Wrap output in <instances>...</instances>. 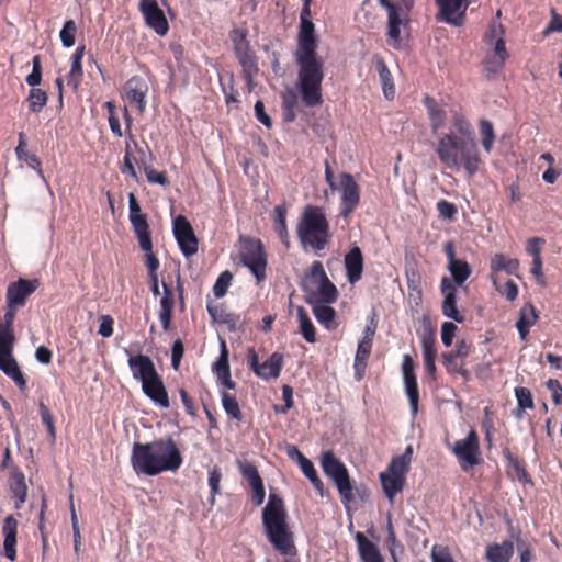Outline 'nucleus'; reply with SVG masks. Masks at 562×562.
<instances>
[{
  "mask_svg": "<svg viewBox=\"0 0 562 562\" xmlns=\"http://www.w3.org/2000/svg\"><path fill=\"white\" fill-rule=\"evenodd\" d=\"M346 277L350 284L360 281L363 272V256L358 246H353L345 256L344 259Z\"/></svg>",
  "mask_w": 562,
  "mask_h": 562,
  "instance_id": "393cba45",
  "label": "nucleus"
},
{
  "mask_svg": "<svg viewBox=\"0 0 562 562\" xmlns=\"http://www.w3.org/2000/svg\"><path fill=\"white\" fill-rule=\"evenodd\" d=\"M544 239L541 237H531L527 240L526 252L532 257V260L541 259V245Z\"/></svg>",
  "mask_w": 562,
  "mask_h": 562,
  "instance_id": "680f3d73",
  "label": "nucleus"
},
{
  "mask_svg": "<svg viewBox=\"0 0 562 562\" xmlns=\"http://www.w3.org/2000/svg\"><path fill=\"white\" fill-rule=\"evenodd\" d=\"M513 553L514 544L506 540L501 544L488 546L486 550V558L488 562H509Z\"/></svg>",
  "mask_w": 562,
  "mask_h": 562,
  "instance_id": "72a5a7b5",
  "label": "nucleus"
},
{
  "mask_svg": "<svg viewBox=\"0 0 562 562\" xmlns=\"http://www.w3.org/2000/svg\"><path fill=\"white\" fill-rule=\"evenodd\" d=\"M423 357H436V335L434 330L425 331L422 337Z\"/></svg>",
  "mask_w": 562,
  "mask_h": 562,
  "instance_id": "5fc2aeb1",
  "label": "nucleus"
},
{
  "mask_svg": "<svg viewBox=\"0 0 562 562\" xmlns=\"http://www.w3.org/2000/svg\"><path fill=\"white\" fill-rule=\"evenodd\" d=\"M448 270L452 277V283L454 285L461 286L471 276L472 269L470 265L462 259H458L457 261L448 265Z\"/></svg>",
  "mask_w": 562,
  "mask_h": 562,
  "instance_id": "ea45409f",
  "label": "nucleus"
},
{
  "mask_svg": "<svg viewBox=\"0 0 562 562\" xmlns=\"http://www.w3.org/2000/svg\"><path fill=\"white\" fill-rule=\"evenodd\" d=\"M105 108L108 109V114H109V125H110V130L111 132L117 136V137H122L123 135V132H122V128H121V124H120V121H119V117L116 115V106L114 105L113 102L111 101H108L105 103Z\"/></svg>",
  "mask_w": 562,
  "mask_h": 562,
  "instance_id": "13d9d810",
  "label": "nucleus"
},
{
  "mask_svg": "<svg viewBox=\"0 0 562 562\" xmlns=\"http://www.w3.org/2000/svg\"><path fill=\"white\" fill-rule=\"evenodd\" d=\"M128 218L140 248L150 247V231L146 214L142 213L140 205L134 193L128 194Z\"/></svg>",
  "mask_w": 562,
  "mask_h": 562,
  "instance_id": "f8f14e48",
  "label": "nucleus"
},
{
  "mask_svg": "<svg viewBox=\"0 0 562 562\" xmlns=\"http://www.w3.org/2000/svg\"><path fill=\"white\" fill-rule=\"evenodd\" d=\"M515 396L517 400L518 408H533V400L529 389L524 386H518L515 389Z\"/></svg>",
  "mask_w": 562,
  "mask_h": 562,
  "instance_id": "6e6d98bb",
  "label": "nucleus"
},
{
  "mask_svg": "<svg viewBox=\"0 0 562 562\" xmlns=\"http://www.w3.org/2000/svg\"><path fill=\"white\" fill-rule=\"evenodd\" d=\"M453 128L457 134L449 133L440 137L436 153L447 168L459 169L462 166L472 177L481 164L474 130L471 123L459 114L453 117Z\"/></svg>",
  "mask_w": 562,
  "mask_h": 562,
  "instance_id": "f03ea898",
  "label": "nucleus"
},
{
  "mask_svg": "<svg viewBox=\"0 0 562 562\" xmlns=\"http://www.w3.org/2000/svg\"><path fill=\"white\" fill-rule=\"evenodd\" d=\"M239 250L240 262L249 269L257 283H261L267 278V254L260 239L251 237H241Z\"/></svg>",
  "mask_w": 562,
  "mask_h": 562,
  "instance_id": "423d86ee",
  "label": "nucleus"
},
{
  "mask_svg": "<svg viewBox=\"0 0 562 562\" xmlns=\"http://www.w3.org/2000/svg\"><path fill=\"white\" fill-rule=\"evenodd\" d=\"M38 285L37 279L20 278L18 281L10 283L5 293L7 306L22 307Z\"/></svg>",
  "mask_w": 562,
  "mask_h": 562,
  "instance_id": "2eb2a0df",
  "label": "nucleus"
},
{
  "mask_svg": "<svg viewBox=\"0 0 562 562\" xmlns=\"http://www.w3.org/2000/svg\"><path fill=\"white\" fill-rule=\"evenodd\" d=\"M505 30L502 24L492 22L488 31L485 34V41L488 45H492L497 38H504Z\"/></svg>",
  "mask_w": 562,
  "mask_h": 562,
  "instance_id": "774afa93",
  "label": "nucleus"
},
{
  "mask_svg": "<svg viewBox=\"0 0 562 562\" xmlns=\"http://www.w3.org/2000/svg\"><path fill=\"white\" fill-rule=\"evenodd\" d=\"M248 364L258 378L262 380L277 379L282 370L283 356L279 352H273L260 364L256 351L250 348L248 349Z\"/></svg>",
  "mask_w": 562,
  "mask_h": 562,
  "instance_id": "ddd939ff",
  "label": "nucleus"
},
{
  "mask_svg": "<svg viewBox=\"0 0 562 562\" xmlns=\"http://www.w3.org/2000/svg\"><path fill=\"white\" fill-rule=\"evenodd\" d=\"M409 463L402 460V458L395 457L392 459L391 463L389 464V474L404 477L405 473L408 472Z\"/></svg>",
  "mask_w": 562,
  "mask_h": 562,
  "instance_id": "052dcab7",
  "label": "nucleus"
},
{
  "mask_svg": "<svg viewBox=\"0 0 562 562\" xmlns=\"http://www.w3.org/2000/svg\"><path fill=\"white\" fill-rule=\"evenodd\" d=\"M14 341L13 328L0 325V357L13 353Z\"/></svg>",
  "mask_w": 562,
  "mask_h": 562,
  "instance_id": "09e8293b",
  "label": "nucleus"
},
{
  "mask_svg": "<svg viewBox=\"0 0 562 562\" xmlns=\"http://www.w3.org/2000/svg\"><path fill=\"white\" fill-rule=\"evenodd\" d=\"M317 36L313 22L299 25L297 46L294 60L297 66L296 88L302 102L314 108L323 102L322 82L325 77V60L317 54Z\"/></svg>",
  "mask_w": 562,
  "mask_h": 562,
  "instance_id": "f257e3e1",
  "label": "nucleus"
},
{
  "mask_svg": "<svg viewBox=\"0 0 562 562\" xmlns=\"http://www.w3.org/2000/svg\"><path fill=\"white\" fill-rule=\"evenodd\" d=\"M183 458L171 437L159 438L150 442H134L131 452V465L136 475L156 476L164 472H176Z\"/></svg>",
  "mask_w": 562,
  "mask_h": 562,
  "instance_id": "7ed1b4c3",
  "label": "nucleus"
},
{
  "mask_svg": "<svg viewBox=\"0 0 562 562\" xmlns=\"http://www.w3.org/2000/svg\"><path fill=\"white\" fill-rule=\"evenodd\" d=\"M11 492L16 498L15 508H20L25 503L27 496V486L25 476L22 472L18 471L12 474Z\"/></svg>",
  "mask_w": 562,
  "mask_h": 562,
  "instance_id": "79ce46f5",
  "label": "nucleus"
},
{
  "mask_svg": "<svg viewBox=\"0 0 562 562\" xmlns=\"http://www.w3.org/2000/svg\"><path fill=\"white\" fill-rule=\"evenodd\" d=\"M371 349H372V344L359 340L358 346H357L356 356H355L357 368L367 367V361L370 357Z\"/></svg>",
  "mask_w": 562,
  "mask_h": 562,
  "instance_id": "4d7b16f0",
  "label": "nucleus"
},
{
  "mask_svg": "<svg viewBox=\"0 0 562 562\" xmlns=\"http://www.w3.org/2000/svg\"><path fill=\"white\" fill-rule=\"evenodd\" d=\"M492 45H494V50L486 56L485 66L487 71L496 74L504 67L509 55L504 38H497Z\"/></svg>",
  "mask_w": 562,
  "mask_h": 562,
  "instance_id": "c85d7f7f",
  "label": "nucleus"
},
{
  "mask_svg": "<svg viewBox=\"0 0 562 562\" xmlns=\"http://www.w3.org/2000/svg\"><path fill=\"white\" fill-rule=\"evenodd\" d=\"M265 536L272 548L284 557L297 553L294 533L288 524V514L283 499L270 494L261 514Z\"/></svg>",
  "mask_w": 562,
  "mask_h": 562,
  "instance_id": "20e7f679",
  "label": "nucleus"
},
{
  "mask_svg": "<svg viewBox=\"0 0 562 562\" xmlns=\"http://www.w3.org/2000/svg\"><path fill=\"white\" fill-rule=\"evenodd\" d=\"M25 147H26L25 135H24V133H20L19 134V144L15 147L16 158L20 161H24L27 165V167L35 170L37 172V175L40 176V178L46 182L43 170H42L41 160L35 155L30 154L25 149Z\"/></svg>",
  "mask_w": 562,
  "mask_h": 562,
  "instance_id": "7c9ffc66",
  "label": "nucleus"
},
{
  "mask_svg": "<svg viewBox=\"0 0 562 562\" xmlns=\"http://www.w3.org/2000/svg\"><path fill=\"white\" fill-rule=\"evenodd\" d=\"M380 480L383 492L390 502L394 499L397 493L402 492L405 484V477L391 475L389 473H381Z\"/></svg>",
  "mask_w": 562,
  "mask_h": 562,
  "instance_id": "4c0bfd02",
  "label": "nucleus"
},
{
  "mask_svg": "<svg viewBox=\"0 0 562 562\" xmlns=\"http://www.w3.org/2000/svg\"><path fill=\"white\" fill-rule=\"evenodd\" d=\"M85 55V45H80L76 48L71 56V68L68 74V85L75 89L79 86L82 77V58Z\"/></svg>",
  "mask_w": 562,
  "mask_h": 562,
  "instance_id": "c9c22d12",
  "label": "nucleus"
},
{
  "mask_svg": "<svg viewBox=\"0 0 562 562\" xmlns=\"http://www.w3.org/2000/svg\"><path fill=\"white\" fill-rule=\"evenodd\" d=\"M221 402L223 409L225 413L235 420L240 422L243 419V413L240 411L239 404L236 401L235 396L231 395L227 392H221Z\"/></svg>",
  "mask_w": 562,
  "mask_h": 562,
  "instance_id": "a18cd8bd",
  "label": "nucleus"
},
{
  "mask_svg": "<svg viewBox=\"0 0 562 562\" xmlns=\"http://www.w3.org/2000/svg\"><path fill=\"white\" fill-rule=\"evenodd\" d=\"M124 91L127 100L136 105L139 113H143L146 108L145 98L148 92L145 80L139 76H133L126 81Z\"/></svg>",
  "mask_w": 562,
  "mask_h": 562,
  "instance_id": "5701e85b",
  "label": "nucleus"
},
{
  "mask_svg": "<svg viewBox=\"0 0 562 562\" xmlns=\"http://www.w3.org/2000/svg\"><path fill=\"white\" fill-rule=\"evenodd\" d=\"M297 237L303 246L316 251L324 250L330 240L329 224L325 212L316 205H306L296 226Z\"/></svg>",
  "mask_w": 562,
  "mask_h": 562,
  "instance_id": "39448f33",
  "label": "nucleus"
},
{
  "mask_svg": "<svg viewBox=\"0 0 562 562\" xmlns=\"http://www.w3.org/2000/svg\"><path fill=\"white\" fill-rule=\"evenodd\" d=\"M184 348L180 339H176L171 347V367L173 370H178L180 367L181 359L183 357Z\"/></svg>",
  "mask_w": 562,
  "mask_h": 562,
  "instance_id": "69168bd1",
  "label": "nucleus"
},
{
  "mask_svg": "<svg viewBox=\"0 0 562 562\" xmlns=\"http://www.w3.org/2000/svg\"><path fill=\"white\" fill-rule=\"evenodd\" d=\"M25 82L31 88H36L42 82V63H41V56L35 55L32 58V71L25 78Z\"/></svg>",
  "mask_w": 562,
  "mask_h": 562,
  "instance_id": "603ef678",
  "label": "nucleus"
},
{
  "mask_svg": "<svg viewBox=\"0 0 562 562\" xmlns=\"http://www.w3.org/2000/svg\"><path fill=\"white\" fill-rule=\"evenodd\" d=\"M232 280L233 274L228 270H225L222 273H220L212 289L213 294L216 299H221L227 293Z\"/></svg>",
  "mask_w": 562,
  "mask_h": 562,
  "instance_id": "3c124183",
  "label": "nucleus"
},
{
  "mask_svg": "<svg viewBox=\"0 0 562 562\" xmlns=\"http://www.w3.org/2000/svg\"><path fill=\"white\" fill-rule=\"evenodd\" d=\"M439 12L436 15L438 22H446L453 26H461L464 23V12L468 3L463 0H436Z\"/></svg>",
  "mask_w": 562,
  "mask_h": 562,
  "instance_id": "f3484780",
  "label": "nucleus"
},
{
  "mask_svg": "<svg viewBox=\"0 0 562 562\" xmlns=\"http://www.w3.org/2000/svg\"><path fill=\"white\" fill-rule=\"evenodd\" d=\"M38 409H40L42 423L46 426L50 437L54 439L55 438V426H54L53 415L50 414L48 407L43 402L40 403Z\"/></svg>",
  "mask_w": 562,
  "mask_h": 562,
  "instance_id": "e2e57ef3",
  "label": "nucleus"
},
{
  "mask_svg": "<svg viewBox=\"0 0 562 562\" xmlns=\"http://www.w3.org/2000/svg\"><path fill=\"white\" fill-rule=\"evenodd\" d=\"M297 318H299V324H300V333L302 334L303 338L310 344L315 342L316 341L315 327H314L308 314L302 306L297 307Z\"/></svg>",
  "mask_w": 562,
  "mask_h": 562,
  "instance_id": "37998d69",
  "label": "nucleus"
},
{
  "mask_svg": "<svg viewBox=\"0 0 562 562\" xmlns=\"http://www.w3.org/2000/svg\"><path fill=\"white\" fill-rule=\"evenodd\" d=\"M355 540L362 562H383V557L376 544L370 541L362 532L358 531Z\"/></svg>",
  "mask_w": 562,
  "mask_h": 562,
  "instance_id": "cd10ccee",
  "label": "nucleus"
},
{
  "mask_svg": "<svg viewBox=\"0 0 562 562\" xmlns=\"http://www.w3.org/2000/svg\"><path fill=\"white\" fill-rule=\"evenodd\" d=\"M239 470L245 480H247L250 486L259 484L262 482L257 468L248 462L239 463Z\"/></svg>",
  "mask_w": 562,
  "mask_h": 562,
  "instance_id": "864d4df0",
  "label": "nucleus"
},
{
  "mask_svg": "<svg viewBox=\"0 0 562 562\" xmlns=\"http://www.w3.org/2000/svg\"><path fill=\"white\" fill-rule=\"evenodd\" d=\"M2 533L4 536L3 549L4 554L10 561L16 559V533H18V520L13 516H8L2 526Z\"/></svg>",
  "mask_w": 562,
  "mask_h": 562,
  "instance_id": "a878e982",
  "label": "nucleus"
},
{
  "mask_svg": "<svg viewBox=\"0 0 562 562\" xmlns=\"http://www.w3.org/2000/svg\"><path fill=\"white\" fill-rule=\"evenodd\" d=\"M138 8L146 25L153 29L156 34L164 36L168 33L169 24L157 0H139Z\"/></svg>",
  "mask_w": 562,
  "mask_h": 562,
  "instance_id": "4468645a",
  "label": "nucleus"
},
{
  "mask_svg": "<svg viewBox=\"0 0 562 562\" xmlns=\"http://www.w3.org/2000/svg\"><path fill=\"white\" fill-rule=\"evenodd\" d=\"M273 229L286 248L290 247V238L286 226V206L279 204L274 207Z\"/></svg>",
  "mask_w": 562,
  "mask_h": 562,
  "instance_id": "f704fd0d",
  "label": "nucleus"
},
{
  "mask_svg": "<svg viewBox=\"0 0 562 562\" xmlns=\"http://www.w3.org/2000/svg\"><path fill=\"white\" fill-rule=\"evenodd\" d=\"M376 69L385 99L393 100L395 97V86L392 74L383 59L376 61Z\"/></svg>",
  "mask_w": 562,
  "mask_h": 562,
  "instance_id": "e433bc0d",
  "label": "nucleus"
},
{
  "mask_svg": "<svg viewBox=\"0 0 562 562\" xmlns=\"http://www.w3.org/2000/svg\"><path fill=\"white\" fill-rule=\"evenodd\" d=\"M321 465L323 472L335 483L342 503L353 502V488L345 464L331 451H326L322 456Z\"/></svg>",
  "mask_w": 562,
  "mask_h": 562,
  "instance_id": "0eeeda50",
  "label": "nucleus"
},
{
  "mask_svg": "<svg viewBox=\"0 0 562 562\" xmlns=\"http://www.w3.org/2000/svg\"><path fill=\"white\" fill-rule=\"evenodd\" d=\"M424 104L428 111L431 128L436 132L443 125L446 112L438 105L435 99L428 95L425 97Z\"/></svg>",
  "mask_w": 562,
  "mask_h": 562,
  "instance_id": "a19ab883",
  "label": "nucleus"
},
{
  "mask_svg": "<svg viewBox=\"0 0 562 562\" xmlns=\"http://www.w3.org/2000/svg\"><path fill=\"white\" fill-rule=\"evenodd\" d=\"M471 346L464 340H458L454 350L441 355L442 363L448 372L468 376L464 359L470 355Z\"/></svg>",
  "mask_w": 562,
  "mask_h": 562,
  "instance_id": "a211bd4d",
  "label": "nucleus"
},
{
  "mask_svg": "<svg viewBox=\"0 0 562 562\" xmlns=\"http://www.w3.org/2000/svg\"><path fill=\"white\" fill-rule=\"evenodd\" d=\"M247 35L248 32L246 29H234L231 33V40L234 46L235 56L241 66L243 76L247 83H251L259 69L256 56L247 40Z\"/></svg>",
  "mask_w": 562,
  "mask_h": 562,
  "instance_id": "6e6552de",
  "label": "nucleus"
},
{
  "mask_svg": "<svg viewBox=\"0 0 562 562\" xmlns=\"http://www.w3.org/2000/svg\"><path fill=\"white\" fill-rule=\"evenodd\" d=\"M379 4L387 11V42L398 49L401 47V10L391 0H379Z\"/></svg>",
  "mask_w": 562,
  "mask_h": 562,
  "instance_id": "412c9836",
  "label": "nucleus"
},
{
  "mask_svg": "<svg viewBox=\"0 0 562 562\" xmlns=\"http://www.w3.org/2000/svg\"><path fill=\"white\" fill-rule=\"evenodd\" d=\"M77 34V24L74 20H67L59 32V38L64 47L69 48L75 45Z\"/></svg>",
  "mask_w": 562,
  "mask_h": 562,
  "instance_id": "8fccbe9b",
  "label": "nucleus"
},
{
  "mask_svg": "<svg viewBox=\"0 0 562 562\" xmlns=\"http://www.w3.org/2000/svg\"><path fill=\"white\" fill-rule=\"evenodd\" d=\"M144 395L154 404L162 408L170 407L168 392L159 373L142 384Z\"/></svg>",
  "mask_w": 562,
  "mask_h": 562,
  "instance_id": "4be33fe9",
  "label": "nucleus"
},
{
  "mask_svg": "<svg viewBox=\"0 0 562 562\" xmlns=\"http://www.w3.org/2000/svg\"><path fill=\"white\" fill-rule=\"evenodd\" d=\"M340 216L348 218L360 203V187L353 176L342 172L339 176Z\"/></svg>",
  "mask_w": 562,
  "mask_h": 562,
  "instance_id": "9d476101",
  "label": "nucleus"
},
{
  "mask_svg": "<svg viewBox=\"0 0 562 562\" xmlns=\"http://www.w3.org/2000/svg\"><path fill=\"white\" fill-rule=\"evenodd\" d=\"M503 456L506 462L514 469L517 480L525 484H531V479L529 477L525 468L519 462L518 458L515 457L508 448L503 449Z\"/></svg>",
  "mask_w": 562,
  "mask_h": 562,
  "instance_id": "49530a36",
  "label": "nucleus"
},
{
  "mask_svg": "<svg viewBox=\"0 0 562 562\" xmlns=\"http://www.w3.org/2000/svg\"><path fill=\"white\" fill-rule=\"evenodd\" d=\"M480 134L482 137V146L486 153H491L495 140L494 127L491 121L483 119L480 121Z\"/></svg>",
  "mask_w": 562,
  "mask_h": 562,
  "instance_id": "de8ad7c7",
  "label": "nucleus"
},
{
  "mask_svg": "<svg viewBox=\"0 0 562 562\" xmlns=\"http://www.w3.org/2000/svg\"><path fill=\"white\" fill-rule=\"evenodd\" d=\"M212 371L216 375L217 383L221 384L231 378V367L228 362V349L225 340L221 339L220 356L212 366Z\"/></svg>",
  "mask_w": 562,
  "mask_h": 562,
  "instance_id": "2f4dec72",
  "label": "nucleus"
},
{
  "mask_svg": "<svg viewBox=\"0 0 562 562\" xmlns=\"http://www.w3.org/2000/svg\"><path fill=\"white\" fill-rule=\"evenodd\" d=\"M222 479V473L218 467H213L209 471V486L211 488V502L214 501V496L220 493V482Z\"/></svg>",
  "mask_w": 562,
  "mask_h": 562,
  "instance_id": "bf43d9fd",
  "label": "nucleus"
},
{
  "mask_svg": "<svg viewBox=\"0 0 562 562\" xmlns=\"http://www.w3.org/2000/svg\"><path fill=\"white\" fill-rule=\"evenodd\" d=\"M538 314L535 306L531 303H526L519 312V317L516 323V328L519 333V338L526 340L529 328L537 322Z\"/></svg>",
  "mask_w": 562,
  "mask_h": 562,
  "instance_id": "c756f323",
  "label": "nucleus"
},
{
  "mask_svg": "<svg viewBox=\"0 0 562 562\" xmlns=\"http://www.w3.org/2000/svg\"><path fill=\"white\" fill-rule=\"evenodd\" d=\"M402 371L405 384V392L409 401L412 416L415 417L418 412L419 391L417 379L414 373V363L408 355L404 356Z\"/></svg>",
  "mask_w": 562,
  "mask_h": 562,
  "instance_id": "6ab92c4d",
  "label": "nucleus"
},
{
  "mask_svg": "<svg viewBox=\"0 0 562 562\" xmlns=\"http://www.w3.org/2000/svg\"><path fill=\"white\" fill-rule=\"evenodd\" d=\"M440 291L443 295L442 314L457 323H463L464 316L457 308V286L447 277H443L440 282Z\"/></svg>",
  "mask_w": 562,
  "mask_h": 562,
  "instance_id": "aec40b11",
  "label": "nucleus"
},
{
  "mask_svg": "<svg viewBox=\"0 0 562 562\" xmlns=\"http://www.w3.org/2000/svg\"><path fill=\"white\" fill-rule=\"evenodd\" d=\"M172 233L184 257L190 258L198 252V238L183 215H178L173 220Z\"/></svg>",
  "mask_w": 562,
  "mask_h": 562,
  "instance_id": "9b49d317",
  "label": "nucleus"
},
{
  "mask_svg": "<svg viewBox=\"0 0 562 562\" xmlns=\"http://www.w3.org/2000/svg\"><path fill=\"white\" fill-rule=\"evenodd\" d=\"M0 370L15 383L20 391H25L26 380L13 353L0 357Z\"/></svg>",
  "mask_w": 562,
  "mask_h": 562,
  "instance_id": "bb28decb",
  "label": "nucleus"
},
{
  "mask_svg": "<svg viewBox=\"0 0 562 562\" xmlns=\"http://www.w3.org/2000/svg\"><path fill=\"white\" fill-rule=\"evenodd\" d=\"M519 261L517 259H508L503 254H496L491 259V270L493 273L505 271L507 274L517 276Z\"/></svg>",
  "mask_w": 562,
  "mask_h": 562,
  "instance_id": "58836bf2",
  "label": "nucleus"
},
{
  "mask_svg": "<svg viewBox=\"0 0 562 562\" xmlns=\"http://www.w3.org/2000/svg\"><path fill=\"white\" fill-rule=\"evenodd\" d=\"M437 211L441 218L451 220L457 213V207L447 200H440L437 202Z\"/></svg>",
  "mask_w": 562,
  "mask_h": 562,
  "instance_id": "0e129e2a",
  "label": "nucleus"
},
{
  "mask_svg": "<svg viewBox=\"0 0 562 562\" xmlns=\"http://www.w3.org/2000/svg\"><path fill=\"white\" fill-rule=\"evenodd\" d=\"M123 350L127 356V366L134 380L143 384L144 381H148L158 374L155 363L148 356L142 353L134 356L128 348H124Z\"/></svg>",
  "mask_w": 562,
  "mask_h": 562,
  "instance_id": "dca6fc26",
  "label": "nucleus"
},
{
  "mask_svg": "<svg viewBox=\"0 0 562 562\" xmlns=\"http://www.w3.org/2000/svg\"><path fill=\"white\" fill-rule=\"evenodd\" d=\"M458 327L451 322H445L441 325V340L446 347H450L453 341Z\"/></svg>",
  "mask_w": 562,
  "mask_h": 562,
  "instance_id": "338daca9",
  "label": "nucleus"
},
{
  "mask_svg": "<svg viewBox=\"0 0 562 562\" xmlns=\"http://www.w3.org/2000/svg\"><path fill=\"white\" fill-rule=\"evenodd\" d=\"M48 95L46 91L40 88H31L27 95L29 110L32 113H40L47 104Z\"/></svg>",
  "mask_w": 562,
  "mask_h": 562,
  "instance_id": "c03bdc74",
  "label": "nucleus"
},
{
  "mask_svg": "<svg viewBox=\"0 0 562 562\" xmlns=\"http://www.w3.org/2000/svg\"><path fill=\"white\" fill-rule=\"evenodd\" d=\"M451 450L463 471L481 462L479 436L475 430H471L464 439L457 440Z\"/></svg>",
  "mask_w": 562,
  "mask_h": 562,
  "instance_id": "1a4fd4ad",
  "label": "nucleus"
},
{
  "mask_svg": "<svg viewBox=\"0 0 562 562\" xmlns=\"http://www.w3.org/2000/svg\"><path fill=\"white\" fill-rule=\"evenodd\" d=\"M317 284V291H307L304 289L306 293V302L308 304L314 303H325L333 304L338 299V290L336 285L329 280V278H325L321 280Z\"/></svg>",
  "mask_w": 562,
  "mask_h": 562,
  "instance_id": "b1692460",
  "label": "nucleus"
},
{
  "mask_svg": "<svg viewBox=\"0 0 562 562\" xmlns=\"http://www.w3.org/2000/svg\"><path fill=\"white\" fill-rule=\"evenodd\" d=\"M313 307V314L316 321L328 330H334L337 327L335 322L336 311L325 303L311 304Z\"/></svg>",
  "mask_w": 562,
  "mask_h": 562,
  "instance_id": "473e14b6",
  "label": "nucleus"
}]
</instances>
